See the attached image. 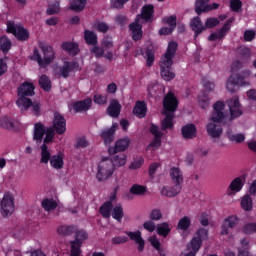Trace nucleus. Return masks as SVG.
<instances>
[{
    "label": "nucleus",
    "instance_id": "f257e3e1",
    "mask_svg": "<svg viewBox=\"0 0 256 256\" xmlns=\"http://www.w3.org/2000/svg\"><path fill=\"white\" fill-rule=\"evenodd\" d=\"M229 113L225 112V102L219 100L213 105L212 115L210 121L214 123H221L223 125H231L235 119H239L243 115V110L241 108H234L229 110Z\"/></svg>",
    "mask_w": 256,
    "mask_h": 256
},
{
    "label": "nucleus",
    "instance_id": "f03ea898",
    "mask_svg": "<svg viewBox=\"0 0 256 256\" xmlns=\"http://www.w3.org/2000/svg\"><path fill=\"white\" fill-rule=\"evenodd\" d=\"M177 47L179 45L175 41L168 43L167 50L160 61V75L164 81H173L175 78V72H173V57L177 53Z\"/></svg>",
    "mask_w": 256,
    "mask_h": 256
},
{
    "label": "nucleus",
    "instance_id": "7ed1b4c3",
    "mask_svg": "<svg viewBox=\"0 0 256 256\" xmlns=\"http://www.w3.org/2000/svg\"><path fill=\"white\" fill-rule=\"evenodd\" d=\"M77 71H81V67L79 66V62L73 61H64L62 66H56L53 69V73L55 77L58 79H69L71 73H77Z\"/></svg>",
    "mask_w": 256,
    "mask_h": 256
},
{
    "label": "nucleus",
    "instance_id": "20e7f679",
    "mask_svg": "<svg viewBox=\"0 0 256 256\" xmlns=\"http://www.w3.org/2000/svg\"><path fill=\"white\" fill-rule=\"evenodd\" d=\"M97 169L96 179L98 181H107L115 173V166L110 158H102Z\"/></svg>",
    "mask_w": 256,
    "mask_h": 256
},
{
    "label": "nucleus",
    "instance_id": "39448f33",
    "mask_svg": "<svg viewBox=\"0 0 256 256\" xmlns=\"http://www.w3.org/2000/svg\"><path fill=\"white\" fill-rule=\"evenodd\" d=\"M209 239V230L206 228H199L190 243L187 245L188 249H191L194 253H197L204 241Z\"/></svg>",
    "mask_w": 256,
    "mask_h": 256
},
{
    "label": "nucleus",
    "instance_id": "423d86ee",
    "mask_svg": "<svg viewBox=\"0 0 256 256\" xmlns=\"http://www.w3.org/2000/svg\"><path fill=\"white\" fill-rule=\"evenodd\" d=\"M7 33H11L16 37L17 41H28L29 40V30L21 25L15 24V22H7Z\"/></svg>",
    "mask_w": 256,
    "mask_h": 256
},
{
    "label": "nucleus",
    "instance_id": "0eeeda50",
    "mask_svg": "<svg viewBox=\"0 0 256 256\" xmlns=\"http://www.w3.org/2000/svg\"><path fill=\"white\" fill-rule=\"evenodd\" d=\"M164 113H171L175 115L177 107H179V100L175 93L169 91L163 98Z\"/></svg>",
    "mask_w": 256,
    "mask_h": 256
},
{
    "label": "nucleus",
    "instance_id": "6e6552de",
    "mask_svg": "<svg viewBox=\"0 0 256 256\" xmlns=\"http://www.w3.org/2000/svg\"><path fill=\"white\" fill-rule=\"evenodd\" d=\"M15 199L11 193L6 192L0 203L3 217H9L15 211Z\"/></svg>",
    "mask_w": 256,
    "mask_h": 256
},
{
    "label": "nucleus",
    "instance_id": "1a4fd4ad",
    "mask_svg": "<svg viewBox=\"0 0 256 256\" xmlns=\"http://www.w3.org/2000/svg\"><path fill=\"white\" fill-rule=\"evenodd\" d=\"M234 21L235 17L229 18L218 32H213L208 36V41H217V39L218 41H223V39L227 37V33L231 31V27Z\"/></svg>",
    "mask_w": 256,
    "mask_h": 256
},
{
    "label": "nucleus",
    "instance_id": "9d476101",
    "mask_svg": "<svg viewBox=\"0 0 256 256\" xmlns=\"http://www.w3.org/2000/svg\"><path fill=\"white\" fill-rule=\"evenodd\" d=\"M51 128L55 130L57 135H65V132L67 131V120L65 119V116L59 112H55Z\"/></svg>",
    "mask_w": 256,
    "mask_h": 256
},
{
    "label": "nucleus",
    "instance_id": "9b49d317",
    "mask_svg": "<svg viewBox=\"0 0 256 256\" xmlns=\"http://www.w3.org/2000/svg\"><path fill=\"white\" fill-rule=\"evenodd\" d=\"M245 85H247V82H245V77H243L241 74H231L226 83V89H228L230 93H235V87H243Z\"/></svg>",
    "mask_w": 256,
    "mask_h": 256
},
{
    "label": "nucleus",
    "instance_id": "f8f14e48",
    "mask_svg": "<svg viewBox=\"0 0 256 256\" xmlns=\"http://www.w3.org/2000/svg\"><path fill=\"white\" fill-rule=\"evenodd\" d=\"M239 224V218L237 216H229L225 218L221 225V232L220 235H229L232 229H235Z\"/></svg>",
    "mask_w": 256,
    "mask_h": 256
},
{
    "label": "nucleus",
    "instance_id": "ddd939ff",
    "mask_svg": "<svg viewBox=\"0 0 256 256\" xmlns=\"http://www.w3.org/2000/svg\"><path fill=\"white\" fill-rule=\"evenodd\" d=\"M119 124L113 123L110 128H106L101 131L100 137L103 139L105 145H111L112 141H115V133Z\"/></svg>",
    "mask_w": 256,
    "mask_h": 256
},
{
    "label": "nucleus",
    "instance_id": "4468645a",
    "mask_svg": "<svg viewBox=\"0 0 256 256\" xmlns=\"http://www.w3.org/2000/svg\"><path fill=\"white\" fill-rule=\"evenodd\" d=\"M18 97H33L35 95V85L25 81L17 88Z\"/></svg>",
    "mask_w": 256,
    "mask_h": 256
},
{
    "label": "nucleus",
    "instance_id": "2eb2a0df",
    "mask_svg": "<svg viewBox=\"0 0 256 256\" xmlns=\"http://www.w3.org/2000/svg\"><path fill=\"white\" fill-rule=\"evenodd\" d=\"M131 140L129 138H122L116 141L115 146L108 148L109 155H115L116 153H122V151H126L129 148V144Z\"/></svg>",
    "mask_w": 256,
    "mask_h": 256
},
{
    "label": "nucleus",
    "instance_id": "dca6fc26",
    "mask_svg": "<svg viewBox=\"0 0 256 256\" xmlns=\"http://www.w3.org/2000/svg\"><path fill=\"white\" fill-rule=\"evenodd\" d=\"M129 30L132 33L133 41H141L143 39V25L139 23V18H136L133 23L129 24Z\"/></svg>",
    "mask_w": 256,
    "mask_h": 256
},
{
    "label": "nucleus",
    "instance_id": "f3484780",
    "mask_svg": "<svg viewBox=\"0 0 256 256\" xmlns=\"http://www.w3.org/2000/svg\"><path fill=\"white\" fill-rule=\"evenodd\" d=\"M93 105V100L91 98H86L84 100H78L72 104L73 111L75 113H83L89 111Z\"/></svg>",
    "mask_w": 256,
    "mask_h": 256
},
{
    "label": "nucleus",
    "instance_id": "a211bd4d",
    "mask_svg": "<svg viewBox=\"0 0 256 256\" xmlns=\"http://www.w3.org/2000/svg\"><path fill=\"white\" fill-rule=\"evenodd\" d=\"M125 233L130 241H134L138 245V251L143 253V251H145V240L143 239V236H141V231H126Z\"/></svg>",
    "mask_w": 256,
    "mask_h": 256
},
{
    "label": "nucleus",
    "instance_id": "6ab92c4d",
    "mask_svg": "<svg viewBox=\"0 0 256 256\" xmlns=\"http://www.w3.org/2000/svg\"><path fill=\"white\" fill-rule=\"evenodd\" d=\"M190 29L194 32L195 39L205 31V24L201 21V17L196 16L190 21Z\"/></svg>",
    "mask_w": 256,
    "mask_h": 256
},
{
    "label": "nucleus",
    "instance_id": "aec40b11",
    "mask_svg": "<svg viewBox=\"0 0 256 256\" xmlns=\"http://www.w3.org/2000/svg\"><path fill=\"white\" fill-rule=\"evenodd\" d=\"M45 125L41 122H37L34 124V131H33V140L36 142L37 145H41L43 143V137H45Z\"/></svg>",
    "mask_w": 256,
    "mask_h": 256
},
{
    "label": "nucleus",
    "instance_id": "412c9836",
    "mask_svg": "<svg viewBox=\"0 0 256 256\" xmlns=\"http://www.w3.org/2000/svg\"><path fill=\"white\" fill-rule=\"evenodd\" d=\"M182 189L183 185L174 184V186H163L160 193L164 197H177Z\"/></svg>",
    "mask_w": 256,
    "mask_h": 256
},
{
    "label": "nucleus",
    "instance_id": "4be33fe9",
    "mask_svg": "<svg viewBox=\"0 0 256 256\" xmlns=\"http://www.w3.org/2000/svg\"><path fill=\"white\" fill-rule=\"evenodd\" d=\"M41 49L44 55L43 62H44V68H45L48 65H51L53 61H55V51L49 45H43L41 46Z\"/></svg>",
    "mask_w": 256,
    "mask_h": 256
},
{
    "label": "nucleus",
    "instance_id": "5701e85b",
    "mask_svg": "<svg viewBox=\"0 0 256 256\" xmlns=\"http://www.w3.org/2000/svg\"><path fill=\"white\" fill-rule=\"evenodd\" d=\"M215 123H220V122H210L206 126V131L209 135V137H212L213 139H219L221 135H223V128L221 126H217Z\"/></svg>",
    "mask_w": 256,
    "mask_h": 256
},
{
    "label": "nucleus",
    "instance_id": "b1692460",
    "mask_svg": "<svg viewBox=\"0 0 256 256\" xmlns=\"http://www.w3.org/2000/svg\"><path fill=\"white\" fill-rule=\"evenodd\" d=\"M181 133L183 139H195L197 137V126L193 123L186 124L181 128Z\"/></svg>",
    "mask_w": 256,
    "mask_h": 256
},
{
    "label": "nucleus",
    "instance_id": "393cba45",
    "mask_svg": "<svg viewBox=\"0 0 256 256\" xmlns=\"http://www.w3.org/2000/svg\"><path fill=\"white\" fill-rule=\"evenodd\" d=\"M63 159H65V155L62 152L52 155L50 160L51 168L56 169L57 171H59V169H63V166L65 165Z\"/></svg>",
    "mask_w": 256,
    "mask_h": 256
},
{
    "label": "nucleus",
    "instance_id": "a878e982",
    "mask_svg": "<svg viewBox=\"0 0 256 256\" xmlns=\"http://www.w3.org/2000/svg\"><path fill=\"white\" fill-rule=\"evenodd\" d=\"M61 49L68 53L71 57H75L76 55H79V44L75 42H63L61 44Z\"/></svg>",
    "mask_w": 256,
    "mask_h": 256
},
{
    "label": "nucleus",
    "instance_id": "bb28decb",
    "mask_svg": "<svg viewBox=\"0 0 256 256\" xmlns=\"http://www.w3.org/2000/svg\"><path fill=\"white\" fill-rule=\"evenodd\" d=\"M132 113L139 119H144V117L147 115V104L145 101H137Z\"/></svg>",
    "mask_w": 256,
    "mask_h": 256
},
{
    "label": "nucleus",
    "instance_id": "cd10ccee",
    "mask_svg": "<svg viewBox=\"0 0 256 256\" xmlns=\"http://www.w3.org/2000/svg\"><path fill=\"white\" fill-rule=\"evenodd\" d=\"M107 113L113 118H117L119 115H121V104L119 103V100H111L110 105L107 108Z\"/></svg>",
    "mask_w": 256,
    "mask_h": 256
},
{
    "label": "nucleus",
    "instance_id": "c85d7f7f",
    "mask_svg": "<svg viewBox=\"0 0 256 256\" xmlns=\"http://www.w3.org/2000/svg\"><path fill=\"white\" fill-rule=\"evenodd\" d=\"M109 159L112 160V163L115 167H123L127 163V156L124 153H116V154H109Z\"/></svg>",
    "mask_w": 256,
    "mask_h": 256
},
{
    "label": "nucleus",
    "instance_id": "c756f323",
    "mask_svg": "<svg viewBox=\"0 0 256 256\" xmlns=\"http://www.w3.org/2000/svg\"><path fill=\"white\" fill-rule=\"evenodd\" d=\"M170 177L174 185H183L184 179H183V172H181V169L177 167H172L170 169Z\"/></svg>",
    "mask_w": 256,
    "mask_h": 256
},
{
    "label": "nucleus",
    "instance_id": "7c9ffc66",
    "mask_svg": "<svg viewBox=\"0 0 256 256\" xmlns=\"http://www.w3.org/2000/svg\"><path fill=\"white\" fill-rule=\"evenodd\" d=\"M113 203L111 202H104L100 208L99 213L103 217V219H111V215L113 213Z\"/></svg>",
    "mask_w": 256,
    "mask_h": 256
},
{
    "label": "nucleus",
    "instance_id": "2f4dec72",
    "mask_svg": "<svg viewBox=\"0 0 256 256\" xmlns=\"http://www.w3.org/2000/svg\"><path fill=\"white\" fill-rule=\"evenodd\" d=\"M111 216L117 221L118 223H121L123 221V218L125 217V210H123V205L117 204L112 208V214Z\"/></svg>",
    "mask_w": 256,
    "mask_h": 256
},
{
    "label": "nucleus",
    "instance_id": "473e14b6",
    "mask_svg": "<svg viewBox=\"0 0 256 256\" xmlns=\"http://www.w3.org/2000/svg\"><path fill=\"white\" fill-rule=\"evenodd\" d=\"M11 47H13L11 39L7 36H0V51H2L3 55H7L11 51Z\"/></svg>",
    "mask_w": 256,
    "mask_h": 256
},
{
    "label": "nucleus",
    "instance_id": "72a5a7b5",
    "mask_svg": "<svg viewBox=\"0 0 256 256\" xmlns=\"http://www.w3.org/2000/svg\"><path fill=\"white\" fill-rule=\"evenodd\" d=\"M244 185H245V182H243V178L237 177L234 180H232L228 189L232 193H239V191H241V189H243Z\"/></svg>",
    "mask_w": 256,
    "mask_h": 256
},
{
    "label": "nucleus",
    "instance_id": "f704fd0d",
    "mask_svg": "<svg viewBox=\"0 0 256 256\" xmlns=\"http://www.w3.org/2000/svg\"><path fill=\"white\" fill-rule=\"evenodd\" d=\"M153 13H155V7L151 4L142 7L141 17L144 21H152Z\"/></svg>",
    "mask_w": 256,
    "mask_h": 256
},
{
    "label": "nucleus",
    "instance_id": "c9c22d12",
    "mask_svg": "<svg viewBox=\"0 0 256 256\" xmlns=\"http://www.w3.org/2000/svg\"><path fill=\"white\" fill-rule=\"evenodd\" d=\"M165 118L161 123L162 131H167V129H173V119H175V114L165 113Z\"/></svg>",
    "mask_w": 256,
    "mask_h": 256
},
{
    "label": "nucleus",
    "instance_id": "e433bc0d",
    "mask_svg": "<svg viewBox=\"0 0 256 256\" xmlns=\"http://www.w3.org/2000/svg\"><path fill=\"white\" fill-rule=\"evenodd\" d=\"M87 5V0H71L70 1V11L75 13H81L85 6Z\"/></svg>",
    "mask_w": 256,
    "mask_h": 256
},
{
    "label": "nucleus",
    "instance_id": "4c0bfd02",
    "mask_svg": "<svg viewBox=\"0 0 256 256\" xmlns=\"http://www.w3.org/2000/svg\"><path fill=\"white\" fill-rule=\"evenodd\" d=\"M209 0H196L195 11L197 15L209 12Z\"/></svg>",
    "mask_w": 256,
    "mask_h": 256
},
{
    "label": "nucleus",
    "instance_id": "58836bf2",
    "mask_svg": "<svg viewBox=\"0 0 256 256\" xmlns=\"http://www.w3.org/2000/svg\"><path fill=\"white\" fill-rule=\"evenodd\" d=\"M84 41L86 45H97L98 43V38L95 32L91 30H85L84 31Z\"/></svg>",
    "mask_w": 256,
    "mask_h": 256
},
{
    "label": "nucleus",
    "instance_id": "ea45409f",
    "mask_svg": "<svg viewBox=\"0 0 256 256\" xmlns=\"http://www.w3.org/2000/svg\"><path fill=\"white\" fill-rule=\"evenodd\" d=\"M16 105L21 111H27V109L33 105V101L30 98L23 96L16 100Z\"/></svg>",
    "mask_w": 256,
    "mask_h": 256
},
{
    "label": "nucleus",
    "instance_id": "a19ab883",
    "mask_svg": "<svg viewBox=\"0 0 256 256\" xmlns=\"http://www.w3.org/2000/svg\"><path fill=\"white\" fill-rule=\"evenodd\" d=\"M59 235L67 237L68 235H73L77 231V226L75 225H62L57 229Z\"/></svg>",
    "mask_w": 256,
    "mask_h": 256
},
{
    "label": "nucleus",
    "instance_id": "79ce46f5",
    "mask_svg": "<svg viewBox=\"0 0 256 256\" xmlns=\"http://www.w3.org/2000/svg\"><path fill=\"white\" fill-rule=\"evenodd\" d=\"M52 157L53 156H51V152L49 151V147L47 146V144H42L40 163L47 165V163H49V161H51Z\"/></svg>",
    "mask_w": 256,
    "mask_h": 256
},
{
    "label": "nucleus",
    "instance_id": "37998d69",
    "mask_svg": "<svg viewBox=\"0 0 256 256\" xmlns=\"http://www.w3.org/2000/svg\"><path fill=\"white\" fill-rule=\"evenodd\" d=\"M81 247H83L81 242L75 240L70 241V256H81Z\"/></svg>",
    "mask_w": 256,
    "mask_h": 256
},
{
    "label": "nucleus",
    "instance_id": "c03bdc74",
    "mask_svg": "<svg viewBox=\"0 0 256 256\" xmlns=\"http://www.w3.org/2000/svg\"><path fill=\"white\" fill-rule=\"evenodd\" d=\"M156 232L160 237H167V235L171 233V227L169 226V223L163 222L157 225Z\"/></svg>",
    "mask_w": 256,
    "mask_h": 256
},
{
    "label": "nucleus",
    "instance_id": "a18cd8bd",
    "mask_svg": "<svg viewBox=\"0 0 256 256\" xmlns=\"http://www.w3.org/2000/svg\"><path fill=\"white\" fill-rule=\"evenodd\" d=\"M38 82L43 91H46L47 93L51 91V79H49V76L43 74L42 76H40Z\"/></svg>",
    "mask_w": 256,
    "mask_h": 256
},
{
    "label": "nucleus",
    "instance_id": "49530a36",
    "mask_svg": "<svg viewBox=\"0 0 256 256\" xmlns=\"http://www.w3.org/2000/svg\"><path fill=\"white\" fill-rule=\"evenodd\" d=\"M241 207L244 211L253 210V198L249 194H246L241 200Z\"/></svg>",
    "mask_w": 256,
    "mask_h": 256
},
{
    "label": "nucleus",
    "instance_id": "de8ad7c7",
    "mask_svg": "<svg viewBox=\"0 0 256 256\" xmlns=\"http://www.w3.org/2000/svg\"><path fill=\"white\" fill-rule=\"evenodd\" d=\"M44 211H55L57 209V202L53 199L45 198L41 203Z\"/></svg>",
    "mask_w": 256,
    "mask_h": 256
},
{
    "label": "nucleus",
    "instance_id": "09e8293b",
    "mask_svg": "<svg viewBox=\"0 0 256 256\" xmlns=\"http://www.w3.org/2000/svg\"><path fill=\"white\" fill-rule=\"evenodd\" d=\"M177 227L180 231H189V228L191 227V218H189V216L182 217L178 221Z\"/></svg>",
    "mask_w": 256,
    "mask_h": 256
},
{
    "label": "nucleus",
    "instance_id": "8fccbe9b",
    "mask_svg": "<svg viewBox=\"0 0 256 256\" xmlns=\"http://www.w3.org/2000/svg\"><path fill=\"white\" fill-rule=\"evenodd\" d=\"M131 195H145L147 193V187L139 184H134L130 188Z\"/></svg>",
    "mask_w": 256,
    "mask_h": 256
},
{
    "label": "nucleus",
    "instance_id": "3c124183",
    "mask_svg": "<svg viewBox=\"0 0 256 256\" xmlns=\"http://www.w3.org/2000/svg\"><path fill=\"white\" fill-rule=\"evenodd\" d=\"M75 233V240L78 243H81L83 245V243H85V241H87L89 235L87 234V232L85 230H79L77 228V230L74 232Z\"/></svg>",
    "mask_w": 256,
    "mask_h": 256
},
{
    "label": "nucleus",
    "instance_id": "603ef678",
    "mask_svg": "<svg viewBox=\"0 0 256 256\" xmlns=\"http://www.w3.org/2000/svg\"><path fill=\"white\" fill-rule=\"evenodd\" d=\"M45 138L43 139V145L51 143L55 137V130L52 127H47L45 130Z\"/></svg>",
    "mask_w": 256,
    "mask_h": 256
},
{
    "label": "nucleus",
    "instance_id": "864d4df0",
    "mask_svg": "<svg viewBox=\"0 0 256 256\" xmlns=\"http://www.w3.org/2000/svg\"><path fill=\"white\" fill-rule=\"evenodd\" d=\"M220 23L221 22L219 21V18H215V17L207 18L204 23L205 31H207V29H215V27H217V25H219Z\"/></svg>",
    "mask_w": 256,
    "mask_h": 256
},
{
    "label": "nucleus",
    "instance_id": "5fc2aeb1",
    "mask_svg": "<svg viewBox=\"0 0 256 256\" xmlns=\"http://www.w3.org/2000/svg\"><path fill=\"white\" fill-rule=\"evenodd\" d=\"M146 66L147 67H153V64L155 63V51L153 49H146Z\"/></svg>",
    "mask_w": 256,
    "mask_h": 256
},
{
    "label": "nucleus",
    "instance_id": "6e6d98bb",
    "mask_svg": "<svg viewBox=\"0 0 256 256\" xmlns=\"http://www.w3.org/2000/svg\"><path fill=\"white\" fill-rule=\"evenodd\" d=\"M90 53L94 55L96 59H101V57H105V49L97 45L92 46V48L90 49Z\"/></svg>",
    "mask_w": 256,
    "mask_h": 256
},
{
    "label": "nucleus",
    "instance_id": "4d7b16f0",
    "mask_svg": "<svg viewBox=\"0 0 256 256\" xmlns=\"http://www.w3.org/2000/svg\"><path fill=\"white\" fill-rule=\"evenodd\" d=\"M202 85H203L205 91H207L208 93H211V91H213V89H215V82L210 81V79L207 77H204L202 79Z\"/></svg>",
    "mask_w": 256,
    "mask_h": 256
},
{
    "label": "nucleus",
    "instance_id": "13d9d810",
    "mask_svg": "<svg viewBox=\"0 0 256 256\" xmlns=\"http://www.w3.org/2000/svg\"><path fill=\"white\" fill-rule=\"evenodd\" d=\"M32 61H37L39 67L44 69V62L43 58L41 57V54L39 53V49L34 48L33 55L31 57Z\"/></svg>",
    "mask_w": 256,
    "mask_h": 256
},
{
    "label": "nucleus",
    "instance_id": "bf43d9fd",
    "mask_svg": "<svg viewBox=\"0 0 256 256\" xmlns=\"http://www.w3.org/2000/svg\"><path fill=\"white\" fill-rule=\"evenodd\" d=\"M93 101L96 105H106L107 94H95L93 96Z\"/></svg>",
    "mask_w": 256,
    "mask_h": 256
},
{
    "label": "nucleus",
    "instance_id": "052dcab7",
    "mask_svg": "<svg viewBox=\"0 0 256 256\" xmlns=\"http://www.w3.org/2000/svg\"><path fill=\"white\" fill-rule=\"evenodd\" d=\"M243 7V2L241 0H230V9L234 13H239Z\"/></svg>",
    "mask_w": 256,
    "mask_h": 256
},
{
    "label": "nucleus",
    "instance_id": "680f3d73",
    "mask_svg": "<svg viewBox=\"0 0 256 256\" xmlns=\"http://www.w3.org/2000/svg\"><path fill=\"white\" fill-rule=\"evenodd\" d=\"M76 149H85L89 147V140L85 136H81L76 140Z\"/></svg>",
    "mask_w": 256,
    "mask_h": 256
},
{
    "label": "nucleus",
    "instance_id": "e2e57ef3",
    "mask_svg": "<svg viewBox=\"0 0 256 256\" xmlns=\"http://www.w3.org/2000/svg\"><path fill=\"white\" fill-rule=\"evenodd\" d=\"M143 163H145V159L142 156L135 158L130 164L129 169H141V167H143Z\"/></svg>",
    "mask_w": 256,
    "mask_h": 256
},
{
    "label": "nucleus",
    "instance_id": "0e129e2a",
    "mask_svg": "<svg viewBox=\"0 0 256 256\" xmlns=\"http://www.w3.org/2000/svg\"><path fill=\"white\" fill-rule=\"evenodd\" d=\"M0 127H2L3 129H13L15 125L9 118L4 117L0 118Z\"/></svg>",
    "mask_w": 256,
    "mask_h": 256
},
{
    "label": "nucleus",
    "instance_id": "69168bd1",
    "mask_svg": "<svg viewBox=\"0 0 256 256\" xmlns=\"http://www.w3.org/2000/svg\"><path fill=\"white\" fill-rule=\"evenodd\" d=\"M161 137L163 136H154L150 144L147 146V149L149 150L151 147L152 149H159V147H161Z\"/></svg>",
    "mask_w": 256,
    "mask_h": 256
},
{
    "label": "nucleus",
    "instance_id": "338daca9",
    "mask_svg": "<svg viewBox=\"0 0 256 256\" xmlns=\"http://www.w3.org/2000/svg\"><path fill=\"white\" fill-rule=\"evenodd\" d=\"M255 232H256V223H248L244 225L243 233H245L246 235H251V233H255Z\"/></svg>",
    "mask_w": 256,
    "mask_h": 256
},
{
    "label": "nucleus",
    "instance_id": "774afa93",
    "mask_svg": "<svg viewBox=\"0 0 256 256\" xmlns=\"http://www.w3.org/2000/svg\"><path fill=\"white\" fill-rule=\"evenodd\" d=\"M157 91H159L158 84H149L147 87V93L149 97H155L157 95Z\"/></svg>",
    "mask_w": 256,
    "mask_h": 256
}]
</instances>
